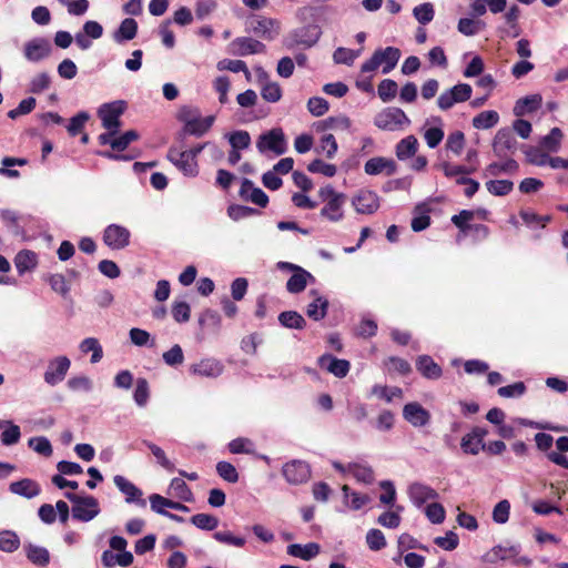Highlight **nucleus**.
<instances>
[{
    "label": "nucleus",
    "mask_w": 568,
    "mask_h": 568,
    "mask_svg": "<svg viewBox=\"0 0 568 568\" xmlns=\"http://www.w3.org/2000/svg\"><path fill=\"white\" fill-rule=\"evenodd\" d=\"M403 417L413 427H424L430 422V413L417 402L407 403L403 408Z\"/></svg>",
    "instance_id": "obj_17"
},
{
    "label": "nucleus",
    "mask_w": 568,
    "mask_h": 568,
    "mask_svg": "<svg viewBox=\"0 0 568 568\" xmlns=\"http://www.w3.org/2000/svg\"><path fill=\"white\" fill-rule=\"evenodd\" d=\"M27 558L36 566L45 567L50 562L49 550L31 542L24 545Z\"/></svg>",
    "instance_id": "obj_33"
},
{
    "label": "nucleus",
    "mask_w": 568,
    "mask_h": 568,
    "mask_svg": "<svg viewBox=\"0 0 568 568\" xmlns=\"http://www.w3.org/2000/svg\"><path fill=\"white\" fill-rule=\"evenodd\" d=\"M430 224L429 209L426 204H418L414 209V217L412 220V229L414 232H420Z\"/></svg>",
    "instance_id": "obj_39"
},
{
    "label": "nucleus",
    "mask_w": 568,
    "mask_h": 568,
    "mask_svg": "<svg viewBox=\"0 0 568 568\" xmlns=\"http://www.w3.org/2000/svg\"><path fill=\"white\" fill-rule=\"evenodd\" d=\"M371 395L377 396L390 403L395 397H402L403 390L399 387H387L384 385H374L371 389Z\"/></svg>",
    "instance_id": "obj_53"
},
{
    "label": "nucleus",
    "mask_w": 568,
    "mask_h": 568,
    "mask_svg": "<svg viewBox=\"0 0 568 568\" xmlns=\"http://www.w3.org/2000/svg\"><path fill=\"white\" fill-rule=\"evenodd\" d=\"M38 256L34 252L23 250L19 252L14 257V265L19 275H23L37 267Z\"/></svg>",
    "instance_id": "obj_32"
},
{
    "label": "nucleus",
    "mask_w": 568,
    "mask_h": 568,
    "mask_svg": "<svg viewBox=\"0 0 568 568\" xmlns=\"http://www.w3.org/2000/svg\"><path fill=\"white\" fill-rule=\"evenodd\" d=\"M398 85L392 79H384L377 88V93L383 102H389L397 94Z\"/></svg>",
    "instance_id": "obj_54"
},
{
    "label": "nucleus",
    "mask_w": 568,
    "mask_h": 568,
    "mask_svg": "<svg viewBox=\"0 0 568 568\" xmlns=\"http://www.w3.org/2000/svg\"><path fill=\"white\" fill-rule=\"evenodd\" d=\"M142 444L148 447L153 456L156 458V462L166 470L174 471V464L166 457L165 452L158 445L153 444L150 440H142Z\"/></svg>",
    "instance_id": "obj_49"
},
{
    "label": "nucleus",
    "mask_w": 568,
    "mask_h": 568,
    "mask_svg": "<svg viewBox=\"0 0 568 568\" xmlns=\"http://www.w3.org/2000/svg\"><path fill=\"white\" fill-rule=\"evenodd\" d=\"M138 22L133 18H125L113 33V40L121 44L136 37Z\"/></svg>",
    "instance_id": "obj_30"
},
{
    "label": "nucleus",
    "mask_w": 568,
    "mask_h": 568,
    "mask_svg": "<svg viewBox=\"0 0 568 568\" xmlns=\"http://www.w3.org/2000/svg\"><path fill=\"white\" fill-rule=\"evenodd\" d=\"M240 196L243 200L250 201L261 207H265L268 204L267 194L262 189L255 186L248 179H244L242 181Z\"/></svg>",
    "instance_id": "obj_22"
},
{
    "label": "nucleus",
    "mask_w": 568,
    "mask_h": 568,
    "mask_svg": "<svg viewBox=\"0 0 568 568\" xmlns=\"http://www.w3.org/2000/svg\"><path fill=\"white\" fill-rule=\"evenodd\" d=\"M364 171L368 175H377L383 171H386L388 175H392L396 172V163L390 159L376 156L369 159L365 163Z\"/></svg>",
    "instance_id": "obj_26"
},
{
    "label": "nucleus",
    "mask_w": 568,
    "mask_h": 568,
    "mask_svg": "<svg viewBox=\"0 0 568 568\" xmlns=\"http://www.w3.org/2000/svg\"><path fill=\"white\" fill-rule=\"evenodd\" d=\"M231 47L233 48V53L240 57L264 53L266 51V47L263 42L250 37H239L234 39L231 42Z\"/></svg>",
    "instance_id": "obj_18"
},
{
    "label": "nucleus",
    "mask_w": 568,
    "mask_h": 568,
    "mask_svg": "<svg viewBox=\"0 0 568 568\" xmlns=\"http://www.w3.org/2000/svg\"><path fill=\"white\" fill-rule=\"evenodd\" d=\"M261 95L265 101L275 103L282 98V89L278 83L268 81L262 84Z\"/></svg>",
    "instance_id": "obj_59"
},
{
    "label": "nucleus",
    "mask_w": 568,
    "mask_h": 568,
    "mask_svg": "<svg viewBox=\"0 0 568 568\" xmlns=\"http://www.w3.org/2000/svg\"><path fill=\"white\" fill-rule=\"evenodd\" d=\"M321 31L316 26H305L294 30L291 34L292 45L313 47L320 39Z\"/></svg>",
    "instance_id": "obj_21"
},
{
    "label": "nucleus",
    "mask_w": 568,
    "mask_h": 568,
    "mask_svg": "<svg viewBox=\"0 0 568 568\" xmlns=\"http://www.w3.org/2000/svg\"><path fill=\"white\" fill-rule=\"evenodd\" d=\"M374 124L384 131H399L410 124L409 118L406 113L395 106L383 109L374 118Z\"/></svg>",
    "instance_id": "obj_4"
},
{
    "label": "nucleus",
    "mask_w": 568,
    "mask_h": 568,
    "mask_svg": "<svg viewBox=\"0 0 568 568\" xmlns=\"http://www.w3.org/2000/svg\"><path fill=\"white\" fill-rule=\"evenodd\" d=\"M168 495L175 497L184 503H191L194 500L191 488L186 485L183 478L175 477L171 479Z\"/></svg>",
    "instance_id": "obj_31"
},
{
    "label": "nucleus",
    "mask_w": 568,
    "mask_h": 568,
    "mask_svg": "<svg viewBox=\"0 0 568 568\" xmlns=\"http://www.w3.org/2000/svg\"><path fill=\"white\" fill-rule=\"evenodd\" d=\"M166 158L185 176L194 178L199 174L197 161L189 159V155L184 151L178 148H170Z\"/></svg>",
    "instance_id": "obj_12"
},
{
    "label": "nucleus",
    "mask_w": 568,
    "mask_h": 568,
    "mask_svg": "<svg viewBox=\"0 0 568 568\" xmlns=\"http://www.w3.org/2000/svg\"><path fill=\"white\" fill-rule=\"evenodd\" d=\"M413 14L420 24H427L434 19V7L429 2L422 3L414 8Z\"/></svg>",
    "instance_id": "obj_64"
},
{
    "label": "nucleus",
    "mask_w": 568,
    "mask_h": 568,
    "mask_svg": "<svg viewBox=\"0 0 568 568\" xmlns=\"http://www.w3.org/2000/svg\"><path fill=\"white\" fill-rule=\"evenodd\" d=\"M51 77L47 72L36 74L29 83V92L39 94L50 88Z\"/></svg>",
    "instance_id": "obj_58"
},
{
    "label": "nucleus",
    "mask_w": 568,
    "mask_h": 568,
    "mask_svg": "<svg viewBox=\"0 0 568 568\" xmlns=\"http://www.w3.org/2000/svg\"><path fill=\"white\" fill-rule=\"evenodd\" d=\"M399 58L400 50L398 48L386 47L384 49H377L371 59L362 64L361 71L363 73H369L382 67V72L387 74L397 65Z\"/></svg>",
    "instance_id": "obj_2"
},
{
    "label": "nucleus",
    "mask_w": 568,
    "mask_h": 568,
    "mask_svg": "<svg viewBox=\"0 0 568 568\" xmlns=\"http://www.w3.org/2000/svg\"><path fill=\"white\" fill-rule=\"evenodd\" d=\"M517 149V141L508 128H503L497 131L494 142L493 150L498 158H506L508 153H514Z\"/></svg>",
    "instance_id": "obj_16"
},
{
    "label": "nucleus",
    "mask_w": 568,
    "mask_h": 568,
    "mask_svg": "<svg viewBox=\"0 0 568 568\" xmlns=\"http://www.w3.org/2000/svg\"><path fill=\"white\" fill-rule=\"evenodd\" d=\"M28 446L44 457H49L52 455L53 449L50 440L44 436L31 437L28 440Z\"/></svg>",
    "instance_id": "obj_52"
},
{
    "label": "nucleus",
    "mask_w": 568,
    "mask_h": 568,
    "mask_svg": "<svg viewBox=\"0 0 568 568\" xmlns=\"http://www.w3.org/2000/svg\"><path fill=\"white\" fill-rule=\"evenodd\" d=\"M361 50H353L339 47L333 53V60L337 64L352 65L357 57H359Z\"/></svg>",
    "instance_id": "obj_50"
},
{
    "label": "nucleus",
    "mask_w": 568,
    "mask_h": 568,
    "mask_svg": "<svg viewBox=\"0 0 568 568\" xmlns=\"http://www.w3.org/2000/svg\"><path fill=\"white\" fill-rule=\"evenodd\" d=\"M79 348L83 354H87L90 352L92 353L91 363H93V364L100 362L103 357L102 346L100 345L99 341L94 337L84 338L80 343Z\"/></svg>",
    "instance_id": "obj_43"
},
{
    "label": "nucleus",
    "mask_w": 568,
    "mask_h": 568,
    "mask_svg": "<svg viewBox=\"0 0 568 568\" xmlns=\"http://www.w3.org/2000/svg\"><path fill=\"white\" fill-rule=\"evenodd\" d=\"M499 121L497 111H483L473 119V126L478 130H488L494 128Z\"/></svg>",
    "instance_id": "obj_40"
},
{
    "label": "nucleus",
    "mask_w": 568,
    "mask_h": 568,
    "mask_svg": "<svg viewBox=\"0 0 568 568\" xmlns=\"http://www.w3.org/2000/svg\"><path fill=\"white\" fill-rule=\"evenodd\" d=\"M310 295L314 297L313 302L306 307V314L313 321H321L327 315L328 300L318 294L316 290H311Z\"/></svg>",
    "instance_id": "obj_24"
},
{
    "label": "nucleus",
    "mask_w": 568,
    "mask_h": 568,
    "mask_svg": "<svg viewBox=\"0 0 568 568\" xmlns=\"http://www.w3.org/2000/svg\"><path fill=\"white\" fill-rule=\"evenodd\" d=\"M64 496L73 504L72 516L74 519L88 523L99 515V503L93 496L81 497L69 491Z\"/></svg>",
    "instance_id": "obj_3"
},
{
    "label": "nucleus",
    "mask_w": 568,
    "mask_h": 568,
    "mask_svg": "<svg viewBox=\"0 0 568 568\" xmlns=\"http://www.w3.org/2000/svg\"><path fill=\"white\" fill-rule=\"evenodd\" d=\"M282 475L288 484L302 485L311 478V466L304 460L293 459L283 465Z\"/></svg>",
    "instance_id": "obj_9"
},
{
    "label": "nucleus",
    "mask_w": 568,
    "mask_h": 568,
    "mask_svg": "<svg viewBox=\"0 0 568 568\" xmlns=\"http://www.w3.org/2000/svg\"><path fill=\"white\" fill-rule=\"evenodd\" d=\"M519 165L514 159H507L505 162H494L485 169L486 176H498L504 173L517 172Z\"/></svg>",
    "instance_id": "obj_41"
},
{
    "label": "nucleus",
    "mask_w": 568,
    "mask_h": 568,
    "mask_svg": "<svg viewBox=\"0 0 568 568\" xmlns=\"http://www.w3.org/2000/svg\"><path fill=\"white\" fill-rule=\"evenodd\" d=\"M352 205L358 214H373L379 207L378 195L371 190H359L352 199Z\"/></svg>",
    "instance_id": "obj_14"
},
{
    "label": "nucleus",
    "mask_w": 568,
    "mask_h": 568,
    "mask_svg": "<svg viewBox=\"0 0 568 568\" xmlns=\"http://www.w3.org/2000/svg\"><path fill=\"white\" fill-rule=\"evenodd\" d=\"M246 29L265 40H273L280 33V22L272 18L252 16L246 20Z\"/></svg>",
    "instance_id": "obj_7"
},
{
    "label": "nucleus",
    "mask_w": 568,
    "mask_h": 568,
    "mask_svg": "<svg viewBox=\"0 0 568 568\" xmlns=\"http://www.w3.org/2000/svg\"><path fill=\"white\" fill-rule=\"evenodd\" d=\"M20 547V538L13 530L0 531V550L14 552Z\"/></svg>",
    "instance_id": "obj_45"
},
{
    "label": "nucleus",
    "mask_w": 568,
    "mask_h": 568,
    "mask_svg": "<svg viewBox=\"0 0 568 568\" xmlns=\"http://www.w3.org/2000/svg\"><path fill=\"white\" fill-rule=\"evenodd\" d=\"M315 277L304 268H297L288 278L286 290L292 294H298L305 290L308 283H314Z\"/></svg>",
    "instance_id": "obj_27"
},
{
    "label": "nucleus",
    "mask_w": 568,
    "mask_h": 568,
    "mask_svg": "<svg viewBox=\"0 0 568 568\" xmlns=\"http://www.w3.org/2000/svg\"><path fill=\"white\" fill-rule=\"evenodd\" d=\"M150 397L149 383L145 378H138L135 383V389L133 393V399L140 407H144Z\"/></svg>",
    "instance_id": "obj_56"
},
{
    "label": "nucleus",
    "mask_w": 568,
    "mask_h": 568,
    "mask_svg": "<svg viewBox=\"0 0 568 568\" xmlns=\"http://www.w3.org/2000/svg\"><path fill=\"white\" fill-rule=\"evenodd\" d=\"M418 148V140L414 135L402 139L395 146V153L399 161L413 158Z\"/></svg>",
    "instance_id": "obj_34"
},
{
    "label": "nucleus",
    "mask_w": 568,
    "mask_h": 568,
    "mask_svg": "<svg viewBox=\"0 0 568 568\" xmlns=\"http://www.w3.org/2000/svg\"><path fill=\"white\" fill-rule=\"evenodd\" d=\"M190 521L199 529L214 530L219 526V518L210 514H196L190 518Z\"/></svg>",
    "instance_id": "obj_47"
},
{
    "label": "nucleus",
    "mask_w": 568,
    "mask_h": 568,
    "mask_svg": "<svg viewBox=\"0 0 568 568\" xmlns=\"http://www.w3.org/2000/svg\"><path fill=\"white\" fill-rule=\"evenodd\" d=\"M342 491L345 500H348L351 498L349 507L353 510H359L369 501V497L367 495L353 491L347 485H344L342 487Z\"/></svg>",
    "instance_id": "obj_51"
},
{
    "label": "nucleus",
    "mask_w": 568,
    "mask_h": 568,
    "mask_svg": "<svg viewBox=\"0 0 568 568\" xmlns=\"http://www.w3.org/2000/svg\"><path fill=\"white\" fill-rule=\"evenodd\" d=\"M125 110L126 102L124 100H115L100 105L98 109V116L100 118L104 129L119 132L121 125L120 118Z\"/></svg>",
    "instance_id": "obj_5"
},
{
    "label": "nucleus",
    "mask_w": 568,
    "mask_h": 568,
    "mask_svg": "<svg viewBox=\"0 0 568 568\" xmlns=\"http://www.w3.org/2000/svg\"><path fill=\"white\" fill-rule=\"evenodd\" d=\"M416 368L427 379H438L443 374L442 367L428 355L417 357Z\"/></svg>",
    "instance_id": "obj_28"
},
{
    "label": "nucleus",
    "mask_w": 568,
    "mask_h": 568,
    "mask_svg": "<svg viewBox=\"0 0 568 568\" xmlns=\"http://www.w3.org/2000/svg\"><path fill=\"white\" fill-rule=\"evenodd\" d=\"M231 146L235 150H245L251 144V136L247 131H234L227 135Z\"/></svg>",
    "instance_id": "obj_61"
},
{
    "label": "nucleus",
    "mask_w": 568,
    "mask_h": 568,
    "mask_svg": "<svg viewBox=\"0 0 568 568\" xmlns=\"http://www.w3.org/2000/svg\"><path fill=\"white\" fill-rule=\"evenodd\" d=\"M318 196L323 202L321 217L332 223L341 222L345 216L346 194L337 192L332 185H325L320 189Z\"/></svg>",
    "instance_id": "obj_1"
},
{
    "label": "nucleus",
    "mask_w": 568,
    "mask_h": 568,
    "mask_svg": "<svg viewBox=\"0 0 568 568\" xmlns=\"http://www.w3.org/2000/svg\"><path fill=\"white\" fill-rule=\"evenodd\" d=\"M103 243L111 250H123L130 244L131 232L123 225L110 224L103 231Z\"/></svg>",
    "instance_id": "obj_10"
},
{
    "label": "nucleus",
    "mask_w": 568,
    "mask_h": 568,
    "mask_svg": "<svg viewBox=\"0 0 568 568\" xmlns=\"http://www.w3.org/2000/svg\"><path fill=\"white\" fill-rule=\"evenodd\" d=\"M256 148L261 153L272 151L275 155H282L287 150V143L282 129H272L258 136Z\"/></svg>",
    "instance_id": "obj_8"
},
{
    "label": "nucleus",
    "mask_w": 568,
    "mask_h": 568,
    "mask_svg": "<svg viewBox=\"0 0 568 568\" xmlns=\"http://www.w3.org/2000/svg\"><path fill=\"white\" fill-rule=\"evenodd\" d=\"M518 552H519L518 546L504 547V546L497 545V546L493 547L490 550H488L481 557V560L487 564H496L500 560H507L510 557L518 555Z\"/></svg>",
    "instance_id": "obj_29"
},
{
    "label": "nucleus",
    "mask_w": 568,
    "mask_h": 568,
    "mask_svg": "<svg viewBox=\"0 0 568 568\" xmlns=\"http://www.w3.org/2000/svg\"><path fill=\"white\" fill-rule=\"evenodd\" d=\"M213 538L224 545L241 548L245 545L246 540L244 537L235 536L230 530H221L213 534Z\"/></svg>",
    "instance_id": "obj_55"
},
{
    "label": "nucleus",
    "mask_w": 568,
    "mask_h": 568,
    "mask_svg": "<svg viewBox=\"0 0 568 568\" xmlns=\"http://www.w3.org/2000/svg\"><path fill=\"white\" fill-rule=\"evenodd\" d=\"M113 483L115 487L125 496V501L128 504H136L143 508L146 506L145 499L142 498L143 491L133 483L128 480L124 476L115 475L113 477Z\"/></svg>",
    "instance_id": "obj_15"
},
{
    "label": "nucleus",
    "mask_w": 568,
    "mask_h": 568,
    "mask_svg": "<svg viewBox=\"0 0 568 568\" xmlns=\"http://www.w3.org/2000/svg\"><path fill=\"white\" fill-rule=\"evenodd\" d=\"M1 443L4 446H12L20 440L21 430L12 420L0 419Z\"/></svg>",
    "instance_id": "obj_35"
},
{
    "label": "nucleus",
    "mask_w": 568,
    "mask_h": 568,
    "mask_svg": "<svg viewBox=\"0 0 568 568\" xmlns=\"http://www.w3.org/2000/svg\"><path fill=\"white\" fill-rule=\"evenodd\" d=\"M485 185L487 191L495 196H505L514 189V183L510 180H489Z\"/></svg>",
    "instance_id": "obj_48"
},
{
    "label": "nucleus",
    "mask_w": 568,
    "mask_h": 568,
    "mask_svg": "<svg viewBox=\"0 0 568 568\" xmlns=\"http://www.w3.org/2000/svg\"><path fill=\"white\" fill-rule=\"evenodd\" d=\"M278 322L282 326L293 329H303L306 326L305 318L295 311H285L278 315Z\"/></svg>",
    "instance_id": "obj_42"
},
{
    "label": "nucleus",
    "mask_w": 568,
    "mask_h": 568,
    "mask_svg": "<svg viewBox=\"0 0 568 568\" xmlns=\"http://www.w3.org/2000/svg\"><path fill=\"white\" fill-rule=\"evenodd\" d=\"M70 366L71 361L64 355L52 358L43 374L44 382L50 386L58 385L65 378Z\"/></svg>",
    "instance_id": "obj_11"
},
{
    "label": "nucleus",
    "mask_w": 568,
    "mask_h": 568,
    "mask_svg": "<svg viewBox=\"0 0 568 568\" xmlns=\"http://www.w3.org/2000/svg\"><path fill=\"white\" fill-rule=\"evenodd\" d=\"M320 552V546L315 542H310L305 546L300 544H292L287 547V554L294 557H300L304 560H310L317 556Z\"/></svg>",
    "instance_id": "obj_38"
},
{
    "label": "nucleus",
    "mask_w": 568,
    "mask_h": 568,
    "mask_svg": "<svg viewBox=\"0 0 568 568\" xmlns=\"http://www.w3.org/2000/svg\"><path fill=\"white\" fill-rule=\"evenodd\" d=\"M473 89L467 83H458L443 91L437 99V106L442 111L450 110L456 103L468 101Z\"/></svg>",
    "instance_id": "obj_6"
},
{
    "label": "nucleus",
    "mask_w": 568,
    "mask_h": 568,
    "mask_svg": "<svg viewBox=\"0 0 568 568\" xmlns=\"http://www.w3.org/2000/svg\"><path fill=\"white\" fill-rule=\"evenodd\" d=\"M561 139V130L559 128H552L550 132L540 140V146L549 152H557L560 148Z\"/></svg>",
    "instance_id": "obj_46"
},
{
    "label": "nucleus",
    "mask_w": 568,
    "mask_h": 568,
    "mask_svg": "<svg viewBox=\"0 0 568 568\" xmlns=\"http://www.w3.org/2000/svg\"><path fill=\"white\" fill-rule=\"evenodd\" d=\"M541 104V97L539 94H532L519 99L514 108V113L517 116H521L526 113L536 111Z\"/></svg>",
    "instance_id": "obj_36"
},
{
    "label": "nucleus",
    "mask_w": 568,
    "mask_h": 568,
    "mask_svg": "<svg viewBox=\"0 0 568 568\" xmlns=\"http://www.w3.org/2000/svg\"><path fill=\"white\" fill-rule=\"evenodd\" d=\"M9 490L14 495L31 499L41 493V487L36 480L23 478L21 480L11 483Z\"/></svg>",
    "instance_id": "obj_25"
},
{
    "label": "nucleus",
    "mask_w": 568,
    "mask_h": 568,
    "mask_svg": "<svg viewBox=\"0 0 568 568\" xmlns=\"http://www.w3.org/2000/svg\"><path fill=\"white\" fill-rule=\"evenodd\" d=\"M483 23L471 18H462L459 19L457 24L458 31L466 37L476 36L477 33H479Z\"/></svg>",
    "instance_id": "obj_62"
},
{
    "label": "nucleus",
    "mask_w": 568,
    "mask_h": 568,
    "mask_svg": "<svg viewBox=\"0 0 568 568\" xmlns=\"http://www.w3.org/2000/svg\"><path fill=\"white\" fill-rule=\"evenodd\" d=\"M407 493L410 501L417 508H420L427 501L435 500L439 497L438 493L434 488L422 483L410 484Z\"/></svg>",
    "instance_id": "obj_19"
},
{
    "label": "nucleus",
    "mask_w": 568,
    "mask_h": 568,
    "mask_svg": "<svg viewBox=\"0 0 568 568\" xmlns=\"http://www.w3.org/2000/svg\"><path fill=\"white\" fill-rule=\"evenodd\" d=\"M527 162L536 166H549L550 156L539 148L531 146L525 152Z\"/></svg>",
    "instance_id": "obj_57"
},
{
    "label": "nucleus",
    "mask_w": 568,
    "mask_h": 568,
    "mask_svg": "<svg viewBox=\"0 0 568 568\" xmlns=\"http://www.w3.org/2000/svg\"><path fill=\"white\" fill-rule=\"evenodd\" d=\"M318 365L321 368L326 369L338 378L345 377L351 368V364L347 359L336 358L331 354H324L318 358Z\"/></svg>",
    "instance_id": "obj_20"
},
{
    "label": "nucleus",
    "mask_w": 568,
    "mask_h": 568,
    "mask_svg": "<svg viewBox=\"0 0 568 568\" xmlns=\"http://www.w3.org/2000/svg\"><path fill=\"white\" fill-rule=\"evenodd\" d=\"M215 118L213 115H209L202 118L201 115L196 118L190 125L184 126V132L194 135L202 136L204 135L213 125Z\"/></svg>",
    "instance_id": "obj_37"
},
{
    "label": "nucleus",
    "mask_w": 568,
    "mask_h": 568,
    "mask_svg": "<svg viewBox=\"0 0 568 568\" xmlns=\"http://www.w3.org/2000/svg\"><path fill=\"white\" fill-rule=\"evenodd\" d=\"M223 372V365L214 358H205L190 366V373L201 377L215 378Z\"/></svg>",
    "instance_id": "obj_23"
},
{
    "label": "nucleus",
    "mask_w": 568,
    "mask_h": 568,
    "mask_svg": "<svg viewBox=\"0 0 568 568\" xmlns=\"http://www.w3.org/2000/svg\"><path fill=\"white\" fill-rule=\"evenodd\" d=\"M67 386L72 392L89 393L93 389L92 381L84 375L73 376L69 378Z\"/></svg>",
    "instance_id": "obj_63"
},
{
    "label": "nucleus",
    "mask_w": 568,
    "mask_h": 568,
    "mask_svg": "<svg viewBox=\"0 0 568 568\" xmlns=\"http://www.w3.org/2000/svg\"><path fill=\"white\" fill-rule=\"evenodd\" d=\"M52 51V45L47 38H34L28 41L23 48L24 58L30 62H40L48 58Z\"/></svg>",
    "instance_id": "obj_13"
},
{
    "label": "nucleus",
    "mask_w": 568,
    "mask_h": 568,
    "mask_svg": "<svg viewBox=\"0 0 568 568\" xmlns=\"http://www.w3.org/2000/svg\"><path fill=\"white\" fill-rule=\"evenodd\" d=\"M475 217V211L463 210L458 214L452 216L453 224L460 230L463 233H467L473 229V225L468 224Z\"/></svg>",
    "instance_id": "obj_60"
},
{
    "label": "nucleus",
    "mask_w": 568,
    "mask_h": 568,
    "mask_svg": "<svg viewBox=\"0 0 568 568\" xmlns=\"http://www.w3.org/2000/svg\"><path fill=\"white\" fill-rule=\"evenodd\" d=\"M348 473L353 475V477L363 484H372L374 480V471L367 465L362 464H348L347 465Z\"/></svg>",
    "instance_id": "obj_44"
}]
</instances>
